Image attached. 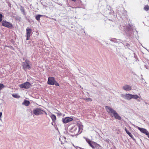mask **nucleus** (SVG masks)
<instances>
[{"label": "nucleus", "instance_id": "nucleus-1", "mask_svg": "<svg viewBox=\"0 0 149 149\" xmlns=\"http://www.w3.org/2000/svg\"><path fill=\"white\" fill-rule=\"evenodd\" d=\"M106 111L111 116L114 117V118L118 120L121 119V117L118 115L117 113L114 109L109 107L106 106L105 107Z\"/></svg>", "mask_w": 149, "mask_h": 149}, {"label": "nucleus", "instance_id": "nucleus-2", "mask_svg": "<svg viewBox=\"0 0 149 149\" xmlns=\"http://www.w3.org/2000/svg\"><path fill=\"white\" fill-rule=\"evenodd\" d=\"M83 128V126L82 124H79L74 126L71 130V132L74 133V135H77L82 132Z\"/></svg>", "mask_w": 149, "mask_h": 149}, {"label": "nucleus", "instance_id": "nucleus-3", "mask_svg": "<svg viewBox=\"0 0 149 149\" xmlns=\"http://www.w3.org/2000/svg\"><path fill=\"white\" fill-rule=\"evenodd\" d=\"M30 62L27 60H26L24 62H23L22 65L23 69L26 70L27 69H30L31 68V66L30 65Z\"/></svg>", "mask_w": 149, "mask_h": 149}, {"label": "nucleus", "instance_id": "nucleus-4", "mask_svg": "<svg viewBox=\"0 0 149 149\" xmlns=\"http://www.w3.org/2000/svg\"><path fill=\"white\" fill-rule=\"evenodd\" d=\"M86 142L89 144V145L93 149L95 148V147L97 145L99 146V145L97 143H96L91 141L90 139L86 138Z\"/></svg>", "mask_w": 149, "mask_h": 149}, {"label": "nucleus", "instance_id": "nucleus-5", "mask_svg": "<svg viewBox=\"0 0 149 149\" xmlns=\"http://www.w3.org/2000/svg\"><path fill=\"white\" fill-rule=\"evenodd\" d=\"M33 112L34 114L36 116L42 114L44 112H45L43 110L38 108L34 109L33 111Z\"/></svg>", "mask_w": 149, "mask_h": 149}, {"label": "nucleus", "instance_id": "nucleus-6", "mask_svg": "<svg viewBox=\"0 0 149 149\" xmlns=\"http://www.w3.org/2000/svg\"><path fill=\"white\" fill-rule=\"evenodd\" d=\"M31 86V85L30 83L28 82H26L23 84H20L19 85V86L21 88L28 89L30 88Z\"/></svg>", "mask_w": 149, "mask_h": 149}, {"label": "nucleus", "instance_id": "nucleus-7", "mask_svg": "<svg viewBox=\"0 0 149 149\" xmlns=\"http://www.w3.org/2000/svg\"><path fill=\"white\" fill-rule=\"evenodd\" d=\"M3 26L7 27L8 28L11 29L13 27L12 24L8 22L3 20L1 22Z\"/></svg>", "mask_w": 149, "mask_h": 149}, {"label": "nucleus", "instance_id": "nucleus-8", "mask_svg": "<svg viewBox=\"0 0 149 149\" xmlns=\"http://www.w3.org/2000/svg\"><path fill=\"white\" fill-rule=\"evenodd\" d=\"M72 117H66L65 118H63L62 119V122L64 124L67 123L73 120Z\"/></svg>", "mask_w": 149, "mask_h": 149}, {"label": "nucleus", "instance_id": "nucleus-9", "mask_svg": "<svg viewBox=\"0 0 149 149\" xmlns=\"http://www.w3.org/2000/svg\"><path fill=\"white\" fill-rule=\"evenodd\" d=\"M55 81V79L53 77H49L47 82V84L50 85H54Z\"/></svg>", "mask_w": 149, "mask_h": 149}, {"label": "nucleus", "instance_id": "nucleus-10", "mask_svg": "<svg viewBox=\"0 0 149 149\" xmlns=\"http://www.w3.org/2000/svg\"><path fill=\"white\" fill-rule=\"evenodd\" d=\"M122 97L127 100H130L132 99V94L129 93L123 94L122 95Z\"/></svg>", "mask_w": 149, "mask_h": 149}, {"label": "nucleus", "instance_id": "nucleus-11", "mask_svg": "<svg viewBox=\"0 0 149 149\" xmlns=\"http://www.w3.org/2000/svg\"><path fill=\"white\" fill-rule=\"evenodd\" d=\"M123 89L126 91H129L131 90V86L128 85H125L123 87Z\"/></svg>", "mask_w": 149, "mask_h": 149}, {"label": "nucleus", "instance_id": "nucleus-12", "mask_svg": "<svg viewBox=\"0 0 149 149\" xmlns=\"http://www.w3.org/2000/svg\"><path fill=\"white\" fill-rule=\"evenodd\" d=\"M66 139V138L65 136H61L59 138V140L61 142L62 144H64L67 141Z\"/></svg>", "mask_w": 149, "mask_h": 149}, {"label": "nucleus", "instance_id": "nucleus-13", "mask_svg": "<svg viewBox=\"0 0 149 149\" xmlns=\"http://www.w3.org/2000/svg\"><path fill=\"white\" fill-rule=\"evenodd\" d=\"M138 129L142 133L146 134L148 131L145 129L138 127Z\"/></svg>", "mask_w": 149, "mask_h": 149}, {"label": "nucleus", "instance_id": "nucleus-14", "mask_svg": "<svg viewBox=\"0 0 149 149\" xmlns=\"http://www.w3.org/2000/svg\"><path fill=\"white\" fill-rule=\"evenodd\" d=\"M32 31V30L29 27H27L26 29V36H31Z\"/></svg>", "mask_w": 149, "mask_h": 149}, {"label": "nucleus", "instance_id": "nucleus-15", "mask_svg": "<svg viewBox=\"0 0 149 149\" xmlns=\"http://www.w3.org/2000/svg\"><path fill=\"white\" fill-rule=\"evenodd\" d=\"M125 130L126 132V133L132 139H134V137L132 134L126 128H125Z\"/></svg>", "mask_w": 149, "mask_h": 149}, {"label": "nucleus", "instance_id": "nucleus-16", "mask_svg": "<svg viewBox=\"0 0 149 149\" xmlns=\"http://www.w3.org/2000/svg\"><path fill=\"white\" fill-rule=\"evenodd\" d=\"M50 117L51 118L53 122H55L56 118V116L54 114H52L50 116Z\"/></svg>", "mask_w": 149, "mask_h": 149}, {"label": "nucleus", "instance_id": "nucleus-17", "mask_svg": "<svg viewBox=\"0 0 149 149\" xmlns=\"http://www.w3.org/2000/svg\"><path fill=\"white\" fill-rule=\"evenodd\" d=\"M83 99L86 102H91L92 101V99L89 97L84 98Z\"/></svg>", "mask_w": 149, "mask_h": 149}, {"label": "nucleus", "instance_id": "nucleus-18", "mask_svg": "<svg viewBox=\"0 0 149 149\" xmlns=\"http://www.w3.org/2000/svg\"><path fill=\"white\" fill-rule=\"evenodd\" d=\"M139 98V96L137 95H132V99H137Z\"/></svg>", "mask_w": 149, "mask_h": 149}, {"label": "nucleus", "instance_id": "nucleus-19", "mask_svg": "<svg viewBox=\"0 0 149 149\" xmlns=\"http://www.w3.org/2000/svg\"><path fill=\"white\" fill-rule=\"evenodd\" d=\"M30 104V102L28 100H25L24 102V104L26 106H29Z\"/></svg>", "mask_w": 149, "mask_h": 149}, {"label": "nucleus", "instance_id": "nucleus-20", "mask_svg": "<svg viewBox=\"0 0 149 149\" xmlns=\"http://www.w3.org/2000/svg\"><path fill=\"white\" fill-rule=\"evenodd\" d=\"M12 96L15 98H20V96L19 95L17 94H15L12 95Z\"/></svg>", "mask_w": 149, "mask_h": 149}, {"label": "nucleus", "instance_id": "nucleus-21", "mask_svg": "<svg viewBox=\"0 0 149 149\" xmlns=\"http://www.w3.org/2000/svg\"><path fill=\"white\" fill-rule=\"evenodd\" d=\"M42 16V15H39L36 16V18L37 20H38L40 19V17Z\"/></svg>", "mask_w": 149, "mask_h": 149}, {"label": "nucleus", "instance_id": "nucleus-22", "mask_svg": "<svg viewBox=\"0 0 149 149\" xmlns=\"http://www.w3.org/2000/svg\"><path fill=\"white\" fill-rule=\"evenodd\" d=\"M144 9L146 11H148L149 10V6L148 5H146L144 7Z\"/></svg>", "mask_w": 149, "mask_h": 149}, {"label": "nucleus", "instance_id": "nucleus-23", "mask_svg": "<svg viewBox=\"0 0 149 149\" xmlns=\"http://www.w3.org/2000/svg\"><path fill=\"white\" fill-rule=\"evenodd\" d=\"M4 87L5 86L3 84H0V91L4 88Z\"/></svg>", "mask_w": 149, "mask_h": 149}, {"label": "nucleus", "instance_id": "nucleus-24", "mask_svg": "<svg viewBox=\"0 0 149 149\" xmlns=\"http://www.w3.org/2000/svg\"><path fill=\"white\" fill-rule=\"evenodd\" d=\"M54 84H55L56 86H59V84L56 81H55L54 82Z\"/></svg>", "mask_w": 149, "mask_h": 149}, {"label": "nucleus", "instance_id": "nucleus-25", "mask_svg": "<svg viewBox=\"0 0 149 149\" xmlns=\"http://www.w3.org/2000/svg\"><path fill=\"white\" fill-rule=\"evenodd\" d=\"M2 15L1 14H0V22L1 21L2 19Z\"/></svg>", "mask_w": 149, "mask_h": 149}, {"label": "nucleus", "instance_id": "nucleus-26", "mask_svg": "<svg viewBox=\"0 0 149 149\" xmlns=\"http://www.w3.org/2000/svg\"><path fill=\"white\" fill-rule=\"evenodd\" d=\"M56 114L58 115V116H61L62 115V114L60 112H58V113H56Z\"/></svg>", "mask_w": 149, "mask_h": 149}, {"label": "nucleus", "instance_id": "nucleus-27", "mask_svg": "<svg viewBox=\"0 0 149 149\" xmlns=\"http://www.w3.org/2000/svg\"><path fill=\"white\" fill-rule=\"evenodd\" d=\"M30 36H26V40H28L29 39Z\"/></svg>", "mask_w": 149, "mask_h": 149}, {"label": "nucleus", "instance_id": "nucleus-28", "mask_svg": "<svg viewBox=\"0 0 149 149\" xmlns=\"http://www.w3.org/2000/svg\"><path fill=\"white\" fill-rule=\"evenodd\" d=\"M146 135H147L148 136V138H149V132H148L146 134Z\"/></svg>", "mask_w": 149, "mask_h": 149}, {"label": "nucleus", "instance_id": "nucleus-29", "mask_svg": "<svg viewBox=\"0 0 149 149\" xmlns=\"http://www.w3.org/2000/svg\"><path fill=\"white\" fill-rule=\"evenodd\" d=\"M75 148H79L81 149V148L80 147L77 146H75Z\"/></svg>", "mask_w": 149, "mask_h": 149}, {"label": "nucleus", "instance_id": "nucleus-30", "mask_svg": "<svg viewBox=\"0 0 149 149\" xmlns=\"http://www.w3.org/2000/svg\"><path fill=\"white\" fill-rule=\"evenodd\" d=\"M2 113L1 112H0V117H1L2 115Z\"/></svg>", "mask_w": 149, "mask_h": 149}, {"label": "nucleus", "instance_id": "nucleus-31", "mask_svg": "<svg viewBox=\"0 0 149 149\" xmlns=\"http://www.w3.org/2000/svg\"><path fill=\"white\" fill-rule=\"evenodd\" d=\"M73 146L74 147H75V146L74 144H73Z\"/></svg>", "mask_w": 149, "mask_h": 149}, {"label": "nucleus", "instance_id": "nucleus-32", "mask_svg": "<svg viewBox=\"0 0 149 149\" xmlns=\"http://www.w3.org/2000/svg\"><path fill=\"white\" fill-rule=\"evenodd\" d=\"M65 116V115L64 114V115H63V116Z\"/></svg>", "mask_w": 149, "mask_h": 149}]
</instances>
